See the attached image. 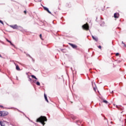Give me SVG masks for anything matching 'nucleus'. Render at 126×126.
<instances>
[{"mask_svg":"<svg viewBox=\"0 0 126 126\" xmlns=\"http://www.w3.org/2000/svg\"><path fill=\"white\" fill-rule=\"evenodd\" d=\"M36 85H38V86H40V82H37L36 83Z\"/></svg>","mask_w":126,"mask_h":126,"instance_id":"obj_15","label":"nucleus"},{"mask_svg":"<svg viewBox=\"0 0 126 126\" xmlns=\"http://www.w3.org/2000/svg\"><path fill=\"white\" fill-rule=\"evenodd\" d=\"M31 77H32V78H34V79H36V80L38 79L37 78V77H36V76H35V75H31Z\"/></svg>","mask_w":126,"mask_h":126,"instance_id":"obj_13","label":"nucleus"},{"mask_svg":"<svg viewBox=\"0 0 126 126\" xmlns=\"http://www.w3.org/2000/svg\"><path fill=\"white\" fill-rule=\"evenodd\" d=\"M16 69L17 70H20V68L19 67V66H18V65L16 64Z\"/></svg>","mask_w":126,"mask_h":126,"instance_id":"obj_10","label":"nucleus"},{"mask_svg":"<svg viewBox=\"0 0 126 126\" xmlns=\"http://www.w3.org/2000/svg\"><path fill=\"white\" fill-rule=\"evenodd\" d=\"M6 40L7 41V42H8V43H10V45H11V46H14V45L13 44H12V43L11 42V41H9L8 39H6Z\"/></svg>","mask_w":126,"mask_h":126,"instance_id":"obj_11","label":"nucleus"},{"mask_svg":"<svg viewBox=\"0 0 126 126\" xmlns=\"http://www.w3.org/2000/svg\"><path fill=\"white\" fill-rule=\"evenodd\" d=\"M33 82L35 83V82H36V80H34Z\"/></svg>","mask_w":126,"mask_h":126,"instance_id":"obj_25","label":"nucleus"},{"mask_svg":"<svg viewBox=\"0 0 126 126\" xmlns=\"http://www.w3.org/2000/svg\"><path fill=\"white\" fill-rule=\"evenodd\" d=\"M8 112L5 111H0V117H6L8 115Z\"/></svg>","mask_w":126,"mask_h":126,"instance_id":"obj_2","label":"nucleus"},{"mask_svg":"<svg viewBox=\"0 0 126 126\" xmlns=\"http://www.w3.org/2000/svg\"><path fill=\"white\" fill-rule=\"evenodd\" d=\"M44 98L46 101L48 102H49V100H48V98H47V95H46V94H44Z\"/></svg>","mask_w":126,"mask_h":126,"instance_id":"obj_12","label":"nucleus"},{"mask_svg":"<svg viewBox=\"0 0 126 126\" xmlns=\"http://www.w3.org/2000/svg\"><path fill=\"white\" fill-rule=\"evenodd\" d=\"M102 102H103V103H105V104H108V103H109L108 102V101H107V100H106L105 99H103Z\"/></svg>","mask_w":126,"mask_h":126,"instance_id":"obj_14","label":"nucleus"},{"mask_svg":"<svg viewBox=\"0 0 126 126\" xmlns=\"http://www.w3.org/2000/svg\"><path fill=\"white\" fill-rule=\"evenodd\" d=\"M10 27L13 29H18V26H17V25H11Z\"/></svg>","mask_w":126,"mask_h":126,"instance_id":"obj_5","label":"nucleus"},{"mask_svg":"<svg viewBox=\"0 0 126 126\" xmlns=\"http://www.w3.org/2000/svg\"><path fill=\"white\" fill-rule=\"evenodd\" d=\"M98 49H102V46H101V45H99L98 46Z\"/></svg>","mask_w":126,"mask_h":126,"instance_id":"obj_20","label":"nucleus"},{"mask_svg":"<svg viewBox=\"0 0 126 126\" xmlns=\"http://www.w3.org/2000/svg\"><path fill=\"white\" fill-rule=\"evenodd\" d=\"M82 27L83 30H85L86 31H88L89 30V25H88V23H87L83 25Z\"/></svg>","mask_w":126,"mask_h":126,"instance_id":"obj_3","label":"nucleus"},{"mask_svg":"<svg viewBox=\"0 0 126 126\" xmlns=\"http://www.w3.org/2000/svg\"><path fill=\"white\" fill-rule=\"evenodd\" d=\"M0 125L1 126H5V122L3 121V122H0Z\"/></svg>","mask_w":126,"mask_h":126,"instance_id":"obj_8","label":"nucleus"},{"mask_svg":"<svg viewBox=\"0 0 126 126\" xmlns=\"http://www.w3.org/2000/svg\"><path fill=\"white\" fill-rule=\"evenodd\" d=\"M39 37H40V39H41V40H43V38H42V34H40L39 35Z\"/></svg>","mask_w":126,"mask_h":126,"instance_id":"obj_17","label":"nucleus"},{"mask_svg":"<svg viewBox=\"0 0 126 126\" xmlns=\"http://www.w3.org/2000/svg\"><path fill=\"white\" fill-rule=\"evenodd\" d=\"M43 8L44 10H46V11H47L48 13H49L50 14H52V13L50 11V10H49V9L47 8V7H44Z\"/></svg>","mask_w":126,"mask_h":126,"instance_id":"obj_7","label":"nucleus"},{"mask_svg":"<svg viewBox=\"0 0 126 126\" xmlns=\"http://www.w3.org/2000/svg\"><path fill=\"white\" fill-rule=\"evenodd\" d=\"M0 107L1 108H3V107L2 105H0Z\"/></svg>","mask_w":126,"mask_h":126,"instance_id":"obj_24","label":"nucleus"},{"mask_svg":"<svg viewBox=\"0 0 126 126\" xmlns=\"http://www.w3.org/2000/svg\"><path fill=\"white\" fill-rule=\"evenodd\" d=\"M94 90H95V88H94Z\"/></svg>","mask_w":126,"mask_h":126,"instance_id":"obj_27","label":"nucleus"},{"mask_svg":"<svg viewBox=\"0 0 126 126\" xmlns=\"http://www.w3.org/2000/svg\"><path fill=\"white\" fill-rule=\"evenodd\" d=\"M47 117L45 116H41L36 120V123H41L43 126H45L46 124L45 123V122H47Z\"/></svg>","mask_w":126,"mask_h":126,"instance_id":"obj_1","label":"nucleus"},{"mask_svg":"<svg viewBox=\"0 0 126 126\" xmlns=\"http://www.w3.org/2000/svg\"><path fill=\"white\" fill-rule=\"evenodd\" d=\"M119 56H120V53H117L116 54V57H119Z\"/></svg>","mask_w":126,"mask_h":126,"instance_id":"obj_16","label":"nucleus"},{"mask_svg":"<svg viewBox=\"0 0 126 126\" xmlns=\"http://www.w3.org/2000/svg\"><path fill=\"white\" fill-rule=\"evenodd\" d=\"M116 108H118V109H119V106H118V105H116Z\"/></svg>","mask_w":126,"mask_h":126,"instance_id":"obj_23","label":"nucleus"},{"mask_svg":"<svg viewBox=\"0 0 126 126\" xmlns=\"http://www.w3.org/2000/svg\"><path fill=\"white\" fill-rule=\"evenodd\" d=\"M0 58H1V55L0 54Z\"/></svg>","mask_w":126,"mask_h":126,"instance_id":"obj_26","label":"nucleus"},{"mask_svg":"<svg viewBox=\"0 0 126 126\" xmlns=\"http://www.w3.org/2000/svg\"><path fill=\"white\" fill-rule=\"evenodd\" d=\"M24 13H25V14H26L27 13V12L26 11V10L24 11Z\"/></svg>","mask_w":126,"mask_h":126,"instance_id":"obj_21","label":"nucleus"},{"mask_svg":"<svg viewBox=\"0 0 126 126\" xmlns=\"http://www.w3.org/2000/svg\"><path fill=\"white\" fill-rule=\"evenodd\" d=\"M0 23H1V24H2V25H4L3 22H2V21H1V20H0Z\"/></svg>","mask_w":126,"mask_h":126,"instance_id":"obj_18","label":"nucleus"},{"mask_svg":"<svg viewBox=\"0 0 126 126\" xmlns=\"http://www.w3.org/2000/svg\"><path fill=\"white\" fill-rule=\"evenodd\" d=\"M68 44L71 46V47H72V48H73V49H76V48H77V45H75V44H73L72 43H69Z\"/></svg>","mask_w":126,"mask_h":126,"instance_id":"obj_4","label":"nucleus"},{"mask_svg":"<svg viewBox=\"0 0 126 126\" xmlns=\"http://www.w3.org/2000/svg\"><path fill=\"white\" fill-rule=\"evenodd\" d=\"M92 38L95 42H98V38L95 37L94 36H92Z\"/></svg>","mask_w":126,"mask_h":126,"instance_id":"obj_9","label":"nucleus"},{"mask_svg":"<svg viewBox=\"0 0 126 126\" xmlns=\"http://www.w3.org/2000/svg\"><path fill=\"white\" fill-rule=\"evenodd\" d=\"M122 44H123V45H124V47H126V45L125 44V43H124V41H122Z\"/></svg>","mask_w":126,"mask_h":126,"instance_id":"obj_19","label":"nucleus"},{"mask_svg":"<svg viewBox=\"0 0 126 126\" xmlns=\"http://www.w3.org/2000/svg\"><path fill=\"white\" fill-rule=\"evenodd\" d=\"M114 17V18H119V17H120V14L119 13H115Z\"/></svg>","mask_w":126,"mask_h":126,"instance_id":"obj_6","label":"nucleus"},{"mask_svg":"<svg viewBox=\"0 0 126 126\" xmlns=\"http://www.w3.org/2000/svg\"><path fill=\"white\" fill-rule=\"evenodd\" d=\"M31 80H32V78H29V81H31Z\"/></svg>","mask_w":126,"mask_h":126,"instance_id":"obj_22","label":"nucleus"}]
</instances>
